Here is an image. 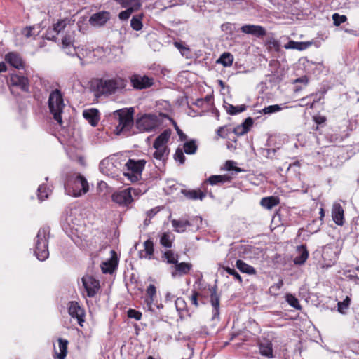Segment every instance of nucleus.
<instances>
[{
    "label": "nucleus",
    "mask_w": 359,
    "mask_h": 359,
    "mask_svg": "<svg viewBox=\"0 0 359 359\" xmlns=\"http://www.w3.org/2000/svg\"><path fill=\"white\" fill-rule=\"evenodd\" d=\"M224 270L228 273L229 275L233 276L234 279L237 280L240 283H242V278L240 274L234 269H231L229 266L224 267Z\"/></svg>",
    "instance_id": "obj_49"
},
{
    "label": "nucleus",
    "mask_w": 359,
    "mask_h": 359,
    "mask_svg": "<svg viewBox=\"0 0 359 359\" xmlns=\"http://www.w3.org/2000/svg\"><path fill=\"white\" fill-rule=\"evenodd\" d=\"M60 353L57 354L58 359H65L67 353L68 341L62 338L58 339Z\"/></svg>",
    "instance_id": "obj_36"
},
{
    "label": "nucleus",
    "mask_w": 359,
    "mask_h": 359,
    "mask_svg": "<svg viewBox=\"0 0 359 359\" xmlns=\"http://www.w3.org/2000/svg\"><path fill=\"white\" fill-rule=\"evenodd\" d=\"M224 107L227 113L230 115H236L238 113L243 112L246 110L247 106L245 104H241L238 106V110H236V107L228 103H225Z\"/></svg>",
    "instance_id": "obj_38"
},
{
    "label": "nucleus",
    "mask_w": 359,
    "mask_h": 359,
    "mask_svg": "<svg viewBox=\"0 0 359 359\" xmlns=\"http://www.w3.org/2000/svg\"><path fill=\"white\" fill-rule=\"evenodd\" d=\"M280 203V200L277 196H269L262 198L260 205L268 210L272 209Z\"/></svg>",
    "instance_id": "obj_25"
},
{
    "label": "nucleus",
    "mask_w": 359,
    "mask_h": 359,
    "mask_svg": "<svg viewBox=\"0 0 359 359\" xmlns=\"http://www.w3.org/2000/svg\"><path fill=\"white\" fill-rule=\"evenodd\" d=\"M115 1H117L118 3H119L120 4H121V6L123 7H126V6L128 4V2L134 1L135 0H115Z\"/></svg>",
    "instance_id": "obj_63"
},
{
    "label": "nucleus",
    "mask_w": 359,
    "mask_h": 359,
    "mask_svg": "<svg viewBox=\"0 0 359 359\" xmlns=\"http://www.w3.org/2000/svg\"><path fill=\"white\" fill-rule=\"evenodd\" d=\"M312 44L311 42L309 41H289V42L284 46V48L286 49H295L298 50H304L308 48Z\"/></svg>",
    "instance_id": "obj_22"
},
{
    "label": "nucleus",
    "mask_w": 359,
    "mask_h": 359,
    "mask_svg": "<svg viewBox=\"0 0 359 359\" xmlns=\"http://www.w3.org/2000/svg\"><path fill=\"white\" fill-rule=\"evenodd\" d=\"M38 198L42 201L48 197L50 190L45 185H40L38 188Z\"/></svg>",
    "instance_id": "obj_42"
},
{
    "label": "nucleus",
    "mask_w": 359,
    "mask_h": 359,
    "mask_svg": "<svg viewBox=\"0 0 359 359\" xmlns=\"http://www.w3.org/2000/svg\"><path fill=\"white\" fill-rule=\"evenodd\" d=\"M162 258L168 264H175L178 262L179 255L172 250H166L162 256Z\"/></svg>",
    "instance_id": "obj_35"
},
{
    "label": "nucleus",
    "mask_w": 359,
    "mask_h": 359,
    "mask_svg": "<svg viewBox=\"0 0 359 359\" xmlns=\"http://www.w3.org/2000/svg\"><path fill=\"white\" fill-rule=\"evenodd\" d=\"M67 26V20H59L57 23L53 25V29L55 32V34H58L60 32L65 29Z\"/></svg>",
    "instance_id": "obj_47"
},
{
    "label": "nucleus",
    "mask_w": 359,
    "mask_h": 359,
    "mask_svg": "<svg viewBox=\"0 0 359 359\" xmlns=\"http://www.w3.org/2000/svg\"><path fill=\"white\" fill-rule=\"evenodd\" d=\"M204 103H205V100L201 98V99L196 100L195 104L198 107H203Z\"/></svg>",
    "instance_id": "obj_64"
},
{
    "label": "nucleus",
    "mask_w": 359,
    "mask_h": 359,
    "mask_svg": "<svg viewBox=\"0 0 359 359\" xmlns=\"http://www.w3.org/2000/svg\"><path fill=\"white\" fill-rule=\"evenodd\" d=\"M144 251H145V257L151 259L153 258L154 248L153 241L151 240H147L144 243Z\"/></svg>",
    "instance_id": "obj_40"
},
{
    "label": "nucleus",
    "mask_w": 359,
    "mask_h": 359,
    "mask_svg": "<svg viewBox=\"0 0 359 359\" xmlns=\"http://www.w3.org/2000/svg\"><path fill=\"white\" fill-rule=\"evenodd\" d=\"M210 303L213 307V318L219 316V295L217 292V287L210 289Z\"/></svg>",
    "instance_id": "obj_20"
},
{
    "label": "nucleus",
    "mask_w": 359,
    "mask_h": 359,
    "mask_svg": "<svg viewBox=\"0 0 359 359\" xmlns=\"http://www.w3.org/2000/svg\"><path fill=\"white\" fill-rule=\"evenodd\" d=\"M128 81L119 76L110 79H95L90 83V87L95 96L108 97L117 93H121L126 89Z\"/></svg>",
    "instance_id": "obj_1"
},
{
    "label": "nucleus",
    "mask_w": 359,
    "mask_h": 359,
    "mask_svg": "<svg viewBox=\"0 0 359 359\" xmlns=\"http://www.w3.org/2000/svg\"><path fill=\"white\" fill-rule=\"evenodd\" d=\"M253 121L252 118L249 117L245 120V121L242 123L243 126H246L248 128L252 125Z\"/></svg>",
    "instance_id": "obj_61"
},
{
    "label": "nucleus",
    "mask_w": 359,
    "mask_h": 359,
    "mask_svg": "<svg viewBox=\"0 0 359 359\" xmlns=\"http://www.w3.org/2000/svg\"><path fill=\"white\" fill-rule=\"evenodd\" d=\"M332 19L333 20V25L334 26H339L341 24L344 23L347 21V17L345 15H339L337 13L332 14Z\"/></svg>",
    "instance_id": "obj_43"
},
{
    "label": "nucleus",
    "mask_w": 359,
    "mask_h": 359,
    "mask_svg": "<svg viewBox=\"0 0 359 359\" xmlns=\"http://www.w3.org/2000/svg\"><path fill=\"white\" fill-rule=\"evenodd\" d=\"M112 201L121 205H127L133 201L131 189H126L112 194Z\"/></svg>",
    "instance_id": "obj_12"
},
{
    "label": "nucleus",
    "mask_w": 359,
    "mask_h": 359,
    "mask_svg": "<svg viewBox=\"0 0 359 359\" xmlns=\"http://www.w3.org/2000/svg\"><path fill=\"white\" fill-rule=\"evenodd\" d=\"M259 352L264 356L271 358L273 356L272 344L270 341L261 343L259 344Z\"/></svg>",
    "instance_id": "obj_32"
},
{
    "label": "nucleus",
    "mask_w": 359,
    "mask_h": 359,
    "mask_svg": "<svg viewBox=\"0 0 359 359\" xmlns=\"http://www.w3.org/2000/svg\"><path fill=\"white\" fill-rule=\"evenodd\" d=\"M83 116L93 126H97L100 119L99 111L97 109L94 108L84 110Z\"/></svg>",
    "instance_id": "obj_21"
},
{
    "label": "nucleus",
    "mask_w": 359,
    "mask_h": 359,
    "mask_svg": "<svg viewBox=\"0 0 359 359\" xmlns=\"http://www.w3.org/2000/svg\"><path fill=\"white\" fill-rule=\"evenodd\" d=\"M62 48L64 50L65 53L67 55H69L72 56L76 55L81 60V65H83V59L79 55L76 54V48L74 45H72V46L69 49L67 48Z\"/></svg>",
    "instance_id": "obj_53"
},
{
    "label": "nucleus",
    "mask_w": 359,
    "mask_h": 359,
    "mask_svg": "<svg viewBox=\"0 0 359 359\" xmlns=\"http://www.w3.org/2000/svg\"><path fill=\"white\" fill-rule=\"evenodd\" d=\"M82 283L88 297H95L100 287L99 280L92 276H83Z\"/></svg>",
    "instance_id": "obj_9"
},
{
    "label": "nucleus",
    "mask_w": 359,
    "mask_h": 359,
    "mask_svg": "<svg viewBox=\"0 0 359 359\" xmlns=\"http://www.w3.org/2000/svg\"><path fill=\"white\" fill-rule=\"evenodd\" d=\"M50 233L48 227L41 228L35 238L34 255L40 261L46 260L49 256L48 239Z\"/></svg>",
    "instance_id": "obj_4"
},
{
    "label": "nucleus",
    "mask_w": 359,
    "mask_h": 359,
    "mask_svg": "<svg viewBox=\"0 0 359 359\" xmlns=\"http://www.w3.org/2000/svg\"><path fill=\"white\" fill-rule=\"evenodd\" d=\"M145 164L146 161L144 160L129 159L126 164L129 172L125 173V175L133 182L138 181L141 177Z\"/></svg>",
    "instance_id": "obj_7"
},
{
    "label": "nucleus",
    "mask_w": 359,
    "mask_h": 359,
    "mask_svg": "<svg viewBox=\"0 0 359 359\" xmlns=\"http://www.w3.org/2000/svg\"><path fill=\"white\" fill-rule=\"evenodd\" d=\"M8 84L10 87L19 88L23 92L27 93L29 90V79L27 77L19 74H11L8 80Z\"/></svg>",
    "instance_id": "obj_8"
},
{
    "label": "nucleus",
    "mask_w": 359,
    "mask_h": 359,
    "mask_svg": "<svg viewBox=\"0 0 359 359\" xmlns=\"http://www.w3.org/2000/svg\"><path fill=\"white\" fill-rule=\"evenodd\" d=\"M128 317L130 318H134L136 320H140L142 318V313L135 309H130L127 311Z\"/></svg>",
    "instance_id": "obj_51"
},
{
    "label": "nucleus",
    "mask_w": 359,
    "mask_h": 359,
    "mask_svg": "<svg viewBox=\"0 0 359 359\" xmlns=\"http://www.w3.org/2000/svg\"><path fill=\"white\" fill-rule=\"evenodd\" d=\"M174 158L175 161L180 162V164H183L185 161V156L184 155V152L182 149H177L174 155Z\"/></svg>",
    "instance_id": "obj_52"
},
{
    "label": "nucleus",
    "mask_w": 359,
    "mask_h": 359,
    "mask_svg": "<svg viewBox=\"0 0 359 359\" xmlns=\"http://www.w3.org/2000/svg\"><path fill=\"white\" fill-rule=\"evenodd\" d=\"M287 302L293 308L296 309H300L301 306L299 303L297 298H296L292 294H287L285 296Z\"/></svg>",
    "instance_id": "obj_44"
},
{
    "label": "nucleus",
    "mask_w": 359,
    "mask_h": 359,
    "mask_svg": "<svg viewBox=\"0 0 359 359\" xmlns=\"http://www.w3.org/2000/svg\"><path fill=\"white\" fill-rule=\"evenodd\" d=\"M48 102L50 112L53 114V118L60 125H62V120L61 114L63 112L65 105L60 90L55 89L53 90L49 95Z\"/></svg>",
    "instance_id": "obj_3"
},
{
    "label": "nucleus",
    "mask_w": 359,
    "mask_h": 359,
    "mask_svg": "<svg viewBox=\"0 0 359 359\" xmlns=\"http://www.w3.org/2000/svg\"><path fill=\"white\" fill-rule=\"evenodd\" d=\"M283 285V280L280 279L277 283L273 284L269 287V293L272 295L277 296L279 294V291L282 288Z\"/></svg>",
    "instance_id": "obj_45"
},
{
    "label": "nucleus",
    "mask_w": 359,
    "mask_h": 359,
    "mask_svg": "<svg viewBox=\"0 0 359 359\" xmlns=\"http://www.w3.org/2000/svg\"><path fill=\"white\" fill-rule=\"evenodd\" d=\"M344 209L339 203H334L332 209V217L336 224L342 226L344 222Z\"/></svg>",
    "instance_id": "obj_19"
},
{
    "label": "nucleus",
    "mask_w": 359,
    "mask_h": 359,
    "mask_svg": "<svg viewBox=\"0 0 359 359\" xmlns=\"http://www.w3.org/2000/svg\"><path fill=\"white\" fill-rule=\"evenodd\" d=\"M113 168H114L113 163L107 159L102 161L100 163V171L106 175H112V172H111V169Z\"/></svg>",
    "instance_id": "obj_39"
},
{
    "label": "nucleus",
    "mask_w": 359,
    "mask_h": 359,
    "mask_svg": "<svg viewBox=\"0 0 359 359\" xmlns=\"http://www.w3.org/2000/svg\"><path fill=\"white\" fill-rule=\"evenodd\" d=\"M115 114L118 116V124L116 126L117 133H129L132 129L134 123L133 108L122 109L115 111Z\"/></svg>",
    "instance_id": "obj_5"
},
{
    "label": "nucleus",
    "mask_w": 359,
    "mask_h": 359,
    "mask_svg": "<svg viewBox=\"0 0 359 359\" xmlns=\"http://www.w3.org/2000/svg\"><path fill=\"white\" fill-rule=\"evenodd\" d=\"M110 19V13L107 11H100L93 14L89 19L90 24L93 27H101Z\"/></svg>",
    "instance_id": "obj_14"
},
{
    "label": "nucleus",
    "mask_w": 359,
    "mask_h": 359,
    "mask_svg": "<svg viewBox=\"0 0 359 359\" xmlns=\"http://www.w3.org/2000/svg\"><path fill=\"white\" fill-rule=\"evenodd\" d=\"M112 256L110 259L103 262L101 264V270L103 273L111 274L116 269L118 265L117 258L115 252L111 251Z\"/></svg>",
    "instance_id": "obj_16"
},
{
    "label": "nucleus",
    "mask_w": 359,
    "mask_h": 359,
    "mask_svg": "<svg viewBox=\"0 0 359 359\" xmlns=\"http://www.w3.org/2000/svg\"><path fill=\"white\" fill-rule=\"evenodd\" d=\"M75 40V32H67L62 39V48H70Z\"/></svg>",
    "instance_id": "obj_31"
},
{
    "label": "nucleus",
    "mask_w": 359,
    "mask_h": 359,
    "mask_svg": "<svg viewBox=\"0 0 359 359\" xmlns=\"http://www.w3.org/2000/svg\"><path fill=\"white\" fill-rule=\"evenodd\" d=\"M5 60L17 69H23L25 67V60L22 55L17 52H9L6 54Z\"/></svg>",
    "instance_id": "obj_13"
},
{
    "label": "nucleus",
    "mask_w": 359,
    "mask_h": 359,
    "mask_svg": "<svg viewBox=\"0 0 359 359\" xmlns=\"http://www.w3.org/2000/svg\"><path fill=\"white\" fill-rule=\"evenodd\" d=\"M225 169L226 170H235L236 172H241V169L238 167L235 166V162L232 161H227L225 163Z\"/></svg>",
    "instance_id": "obj_54"
},
{
    "label": "nucleus",
    "mask_w": 359,
    "mask_h": 359,
    "mask_svg": "<svg viewBox=\"0 0 359 359\" xmlns=\"http://www.w3.org/2000/svg\"><path fill=\"white\" fill-rule=\"evenodd\" d=\"M172 268L173 271L171 272V274L172 276L175 278L177 276H181L183 275L188 274L192 268V264L191 263L187 262L179 263L177 262V264H175Z\"/></svg>",
    "instance_id": "obj_18"
},
{
    "label": "nucleus",
    "mask_w": 359,
    "mask_h": 359,
    "mask_svg": "<svg viewBox=\"0 0 359 359\" xmlns=\"http://www.w3.org/2000/svg\"><path fill=\"white\" fill-rule=\"evenodd\" d=\"M351 303V299L348 297H346V299L343 301V302H338V311L341 313H344V310L347 309L348 307L349 306V304Z\"/></svg>",
    "instance_id": "obj_48"
},
{
    "label": "nucleus",
    "mask_w": 359,
    "mask_h": 359,
    "mask_svg": "<svg viewBox=\"0 0 359 359\" xmlns=\"http://www.w3.org/2000/svg\"><path fill=\"white\" fill-rule=\"evenodd\" d=\"M282 109V107L278 104L270 105L264 107L262 111L264 114H271L273 113H276L280 111Z\"/></svg>",
    "instance_id": "obj_46"
},
{
    "label": "nucleus",
    "mask_w": 359,
    "mask_h": 359,
    "mask_svg": "<svg viewBox=\"0 0 359 359\" xmlns=\"http://www.w3.org/2000/svg\"><path fill=\"white\" fill-rule=\"evenodd\" d=\"M197 150V145L194 140H190L184 144V151L187 154H194Z\"/></svg>",
    "instance_id": "obj_41"
},
{
    "label": "nucleus",
    "mask_w": 359,
    "mask_h": 359,
    "mask_svg": "<svg viewBox=\"0 0 359 359\" xmlns=\"http://www.w3.org/2000/svg\"><path fill=\"white\" fill-rule=\"evenodd\" d=\"M309 80L306 76H302L301 78H298L295 80V83H304L306 84L308 83Z\"/></svg>",
    "instance_id": "obj_62"
},
{
    "label": "nucleus",
    "mask_w": 359,
    "mask_h": 359,
    "mask_svg": "<svg viewBox=\"0 0 359 359\" xmlns=\"http://www.w3.org/2000/svg\"><path fill=\"white\" fill-rule=\"evenodd\" d=\"M299 255H297V257H295L294 259V264H304L306 259H308V257H309V252L306 250V248L302 245L299 248Z\"/></svg>",
    "instance_id": "obj_30"
},
{
    "label": "nucleus",
    "mask_w": 359,
    "mask_h": 359,
    "mask_svg": "<svg viewBox=\"0 0 359 359\" xmlns=\"http://www.w3.org/2000/svg\"><path fill=\"white\" fill-rule=\"evenodd\" d=\"M147 294L150 299V302H153L156 295V287L154 285H149L147 289Z\"/></svg>",
    "instance_id": "obj_55"
},
{
    "label": "nucleus",
    "mask_w": 359,
    "mask_h": 359,
    "mask_svg": "<svg viewBox=\"0 0 359 359\" xmlns=\"http://www.w3.org/2000/svg\"><path fill=\"white\" fill-rule=\"evenodd\" d=\"M142 18L143 14H139L133 16L130 20V26L133 28V29L135 31H140L142 29L143 27V24L142 22Z\"/></svg>",
    "instance_id": "obj_37"
},
{
    "label": "nucleus",
    "mask_w": 359,
    "mask_h": 359,
    "mask_svg": "<svg viewBox=\"0 0 359 359\" xmlns=\"http://www.w3.org/2000/svg\"><path fill=\"white\" fill-rule=\"evenodd\" d=\"M158 117L152 114H144L137 116L135 125L140 132H151L158 126Z\"/></svg>",
    "instance_id": "obj_6"
},
{
    "label": "nucleus",
    "mask_w": 359,
    "mask_h": 359,
    "mask_svg": "<svg viewBox=\"0 0 359 359\" xmlns=\"http://www.w3.org/2000/svg\"><path fill=\"white\" fill-rule=\"evenodd\" d=\"M243 33L251 34L256 37H263L266 34V29L260 26L255 25H245L241 27Z\"/></svg>",
    "instance_id": "obj_15"
},
{
    "label": "nucleus",
    "mask_w": 359,
    "mask_h": 359,
    "mask_svg": "<svg viewBox=\"0 0 359 359\" xmlns=\"http://www.w3.org/2000/svg\"><path fill=\"white\" fill-rule=\"evenodd\" d=\"M68 313L72 318L77 319L78 323L81 327L83 326L85 311L77 302L72 301L69 303Z\"/></svg>",
    "instance_id": "obj_11"
},
{
    "label": "nucleus",
    "mask_w": 359,
    "mask_h": 359,
    "mask_svg": "<svg viewBox=\"0 0 359 359\" xmlns=\"http://www.w3.org/2000/svg\"><path fill=\"white\" fill-rule=\"evenodd\" d=\"M233 56L230 53L225 52L217 59V63L222 64L224 67H230L232 65Z\"/></svg>",
    "instance_id": "obj_29"
},
{
    "label": "nucleus",
    "mask_w": 359,
    "mask_h": 359,
    "mask_svg": "<svg viewBox=\"0 0 359 359\" xmlns=\"http://www.w3.org/2000/svg\"><path fill=\"white\" fill-rule=\"evenodd\" d=\"M232 180V177L227 175H212L210 176L208 181L211 185H215L217 184H224L225 182H231Z\"/></svg>",
    "instance_id": "obj_28"
},
{
    "label": "nucleus",
    "mask_w": 359,
    "mask_h": 359,
    "mask_svg": "<svg viewBox=\"0 0 359 359\" xmlns=\"http://www.w3.org/2000/svg\"><path fill=\"white\" fill-rule=\"evenodd\" d=\"M225 128L224 126H222V127H219L217 130V135H218V137H222V138H224L226 135V134H224V131Z\"/></svg>",
    "instance_id": "obj_60"
},
{
    "label": "nucleus",
    "mask_w": 359,
    "mask_h": 359,
    "mask_svg": "<svg viewBox=\"0 0 359 359\" xmlns=\"http://www.w3.org/2000/svg\"><path fill=\"white\" fill-rule=\"evenodd\" d=\"M130 80L132 86L137 90L147 88L153 85V79L146 75L135 74L130 76Z\"/></svg>",
    "instance_id": "obj_10"
},
{
    "label": "nucleus",
    "mask_w": 359,
    "mask_h": 359,
    "mask_svg": "<svg viewBox=\"0 0 359 359\" xmlns=\"http://www.w3.org/2000/svg\"><path fill=\"white\" fill-rule=\"evenodd\" d=\"M248 131V127L246 126H238L236 127L233 130V132L238 135H242L245 133H246Z\"/></svg>",
    "instance_id": "obj_56"
},
{
    "label": "nucleus",
    "mask_w": 359,
    "mask_h": 359,
    "mask_svg": "<svg viewBox=\"0 0 359 359\" xmlns=\"http://www.w3.org/2000/svg\"><path fill=\"white\" fill-rule=\"evenodd\" d=\"M65 191L74 197L81 196L89 190L86 179L80 174L69 176L65 184Z\"/></svg>",
    "instance_id": "obj_2"
},
{
    "label": "nucleus",
    "mask_w": 359,
    "mask_h": 359,
    "mask_svg": "<svg viewBox=\"0 0 359 359\" xmlns=\"http://www.w3.org/2000/svg\"><path fill=\"white\" fill-rule=\"evenodd\" d=\"M156 151L153 154L154 158L159 161H165L168 155V150L167 147H161L154 146Z\"/></svg>",
    "instance_id": "obj_33"
},
{
    "label": "nucleus",
    "mask_w": 359,
    "mask_h": 359,
    "mask_svg": "<svg viewBox=\"0 0 359 359\" xmlns=\"http://www.w3.org/2000/svg\"><path fill=\"white\" fill-rule=\"evenodd\" d=\"M174 236L169 232L163 233L160 238V243L165 248H170L172 247Z\"/></svg>",
    "instance_id": "obj_34"
},
{
    "label": "nucleus",
    "mask_w": 359,
    "mask_h": 359,
    "mask_svg": "<svg viewBox=\"0 0 359 359\" xmlns=\"http://www.w3.org/2000/svg\"><path fill=\"white\" fill-rule=\"evenodd\" d=\"M175 306L178 311H183L186 310L187 303L182 297H178L175 300Z\"/></svg>",
    "instance_id": "obj_50"
},
{
    "label": "nucleus",
    "mask_w": 359,
    "mask_h": 359,
    "mask_svg": "<svg viewBox=\"0 0 359 359\" xmlns=\"http://www.w3.org/2000/svg\"><path fill=\"white\" fill-rule=\"evenodd\" d=\"M172 225L175 231L178 233L184 232L188 226H191L189 220L182 219H172L171 221Z\"/></svg>",
    "instance_id": "obj_23"
},
{
    "label": "nucleus",
    "mask_w": 359,
    "mask_h": 359,
    "mask_svg": "<svg viewBox=\"0 0 359 359\" xmlns=\"http://www.w3.org/2000/svg\"><path fill=\"white\" fill-rule=\"evenodd\" d=\"M236 266L237 269L242 273H245L250 275H254L256 273V270L255 268L244 262L243 260L238 259L236 261Z\"/></svg>",
    "instance_id": "obj_26"
},
{
    "label": "nucleus",
    "mask_w": 359,
    "mask_h": 359,
    "mask_svg": "<svg viewBox=\"0 0 359 359\" xmlns=\"http://www.w3.org/2000/svg\"><path fill=\"white\" fill-rule=\"evenodd\" d=\"M198 293L197 292H194L191 297H190L191 304H194L196 307L198 306Z\"/></svg>",
    "instance_id": "obj_59"
},
{
    "label": "nucleus",
    "mask_w": 359,
    "mask_h": 359,
    "mask_svg": "<svg viewBox=\"0 0 359 359\" xmlns=\"http://www.w3.org/2000/svg\"><path fill=\"white\" fill-rule=\"evenodd\" d=\"M128 4L126 7L127 9L121 11L118 14V18L121 20H128L134 11H137L141 7L140 0H135L134 1L128 2Z\"/></svg>",
    "instance_id": "obj_17"
},
{
    "label": "nucleus",
    "mask_w": 359,
    "mask_h": 359,
    "mask_svg": "<svg viewBox=\"0 0 359 359\" xmlns=\"http://www.w3.org/2000/svg\"><path fill=\"white\" fill-rule=\"evenodd\" d=\"M182 194L187 198L191 200L200 199L202 200L205 196V194L201 190H187L182 189L181 191Z\"/></svg>",
    "instance_id": "obj_24"
},
{
    "label": "nucleus",
    "mask_w": 359,
    "mask_h": 359,
    "mask_svg": "<svg viewBox=\"0 0 359 359\" xmlns=\"http://www.w3.org/2000/svg\"><path fill=\"white\" fill-rule=\"evenodd\" d=\"M57 34H55V32H54V30L53 29H48V30H47V32L44 36V38L47 40H51V41H55L57 39Z\"/></svg>",
    "instance_id": "obj_57"
},
{
    "label": "nucleus",
    "mask_w": 359,
    "mask_h": 359,
    "mask_svg": "<svg viewBox=\"0 0 359 359\" xmlns=\"http://www.w3.org/2000/svg\"><path fill=\"white\" fill-rule=\"evenodd\" d=\"M34 30V27H27L25 28L22 30V34L26 36L27 38L33 36L35 35V33H34L32 31Z\"/></svg>",
    "instance_id": "obj_58"
},
{
    "label": "nucleus",
    "mask_w": 359,
    "mask_h": 359,
    "mask_svg": "<svg viewBox=\"0 0 359 359\" xmlns=\"http://www.w3.org/2000/svg\"><path fill=\"white\" fill-rule=\"evenodd\" d=\"M170 137V133L168 130L163 131L159 135L154 142V146L167 147L166 144L168 142Z\"/></svg>",
    "instance_id": "obj_27"
}]
</instances>
